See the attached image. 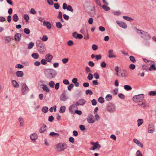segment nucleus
Returning a JSON list of instances; mask_svg holds the SVG:
<instances>
[{"label": "nucleus", "instance_id": "1", "mask_svg": "<svg viewBox=\"0 0 156 156\" xmlns=\"http://www.w3.org/2000/svg\"><path fill=\"white\" fill-rule=\"evenodd\" d=\"M44 73L46 77L49 79H51L55 77L57 74L55 70L50 69H45Z\"/></svg>", "mask_w": 156, "mask_h": 156}, {"label": "nucleus", "instance_id": "2", "mask_svg": "<svg viewBox=\"0 0 156 156\" xmlns=\"http://www.w3.org/2000/svg\"><path fill=\"white\" fill-rule=\"evenodd\" d=\"M55 149L59 151H64L67 147V144L65 142L58 143L55 146Z\"/></svg>", "mask_w": 156, "mask_h": 156}, {"label": "nucleus", "instance_id": "3", "mask_svg": "<svg viewBox=\"0 0 156 156\" xmlns=\"http://www.w3.org/2000/svg\"><path fill=\"white\" fill-rule=\"evenodd\" d=\"M144 96L143 94L135 95L133 97V100L136 102H140L143 99Z\"/></svg>", "mask_w": 156, "mask_h": 156}, {"label": "nucleus", "instance_id": "4", "mask_svg": "<svg viewBox=\"0 0 156 156\" xmlns=\"http://www.w3.org/2000/svg\"><path fill=\"white\" fill-rule=\"evenodd\" d=\"M29 89L27 85L25 83L23 84L21 89V92L22 94L23 95H25L29 91Z\"/></svg>", "mask_w": 156, "mask_h": 156}, {"label": "nucleus", "instance_id": "5", "mask_svg": "<svg viewBox=\"0 0 156 156\" xmlns=\"http://www.w3.org/2000/svg\"><path fill=\"white\" fill-rule=\"evenodd\" d=\"M87 121L89 123H92L95 122V119L93 115L90 114L87 117Z\"/></svg>", "mask_w": 156, "mask_h": 156}, {"label": "nucleus", "instance_id": "6", "mask_svg": "<svg viewBox=\"0 0 156 156\" xmlns=\"http://www.w3.org/2000/svg\"><path fill=\"white\" fill-rule=\"evenodd\" d=\"M91 144L93 145V147L90 148V150H94L97 149L99 150L101 147L100 145L97 142L95 143L92 142L91 143Z\"/></svg>", "mask_w": 156, "mask_h": 156}, {"label": "nucleus", "instance_id": "7", "mask_svg": "<svg viewBox=\"0 0 156 156\" xmlns=\"http://www.w3.org/2000/svg\"><path fill=\"white\" fill-rule=\"evenodd\" d=\"M37 50L41 53H43L45 52L46 50L44 44H40L37 47Z\"/></svg>", "mask_w": 156, "mask_h": 156}, {"label": "nucleus", "instance_id": "8", "mask_svg": "<svg viewBox=\"0 0 156 156\" xmlns=\"http://www.w3.org/2000/svg\"><path fill=\"white\" fill-rule=\"evenodd\" d=\"M107 110L110 112H113L115 110V105L112 104H109L107 108Z\"/></svg>", "mask_w": 156, "mask_h": 156}, {"label": "nucleus", "instance_id": "9", "mask_svg": "<svg viewBox=\"0 0 156 156\" xmlns=\"http://www.w3.org/2000/svg\"><path fill=\"white\" fill-rule=\"evenodd\" d=\"M78 108L77 105H72L69 108V112L72 114H74L75 112V110L77 109Z\"/></svg>", "mask_w": 156, "mask_h": 156}, {"label": "nucleus", "instance_id": "10", "mask_svg": "<svg viewBox=\"0 0 156 156\" xmlns=\"http://www.w3.org/2000/svg\"><path fill=\"white\" fill-rule=\"evenodd\" d=\"M86 101L83 99H81L77 101L76 102V105H85Z\"/></svg>", "mask_w": 156, "mask_h": 156}, {"label": "nucleus", "instance_id": "11", "mask_svg": "<svg viewBox=\"0 0 156 156\" xmlns=\"http://www.w3.org/2000/svg\"><path fill=\"white\" fill-rule=\"evenodd\" d=\"M119 77H126L128 76L127 72L124 69H122L120 70L119 72Z\"/></svg>", "mask_w": 156, "mask_h": 156}, {"label": "nucleus", "instance_id": "12", "mask_svg": "<svg viewBox=\"0 0 156 156\" xmlns=\"http://www.w3.org/2000/svg\"><path fill=\"white\" fill-rule=\"evenodd\" d=\"M116 22L119 26L123 28L126 29L127 27V25L123 22L117 20Z\"/></svg>", "mask_w": 156, "mask_h": 156}, {"label": "nucleus", "instance_id": "13", "mask_svg": "<svg viewBox=\"0 0 156 156\" xmlns=\"http://www.w3.org/2000/svg\"><path fill=\"white\" fill-rule=\"evenodd\" d=\"M154 125L153 123H150L148 126V129L149 133H153L154 131Z\"/></svg>", "mask_w": 156, "mask_h": 156}, {"label": "nucleus", "instance_id": "14", "mask_svg": "<svg viewBox=\"0 0 156 156\" xmlns=\"http://www.w3.org/2000/svg\"><path fill=\"white\" fill-rule=\"evenodd\" d=\"M52 58V55L50 54H47L45 55V59L48 62H50Z\"/></svg>", "mask_w": 156, "mask_h": 156}, {"label": "nucleus", "instance_id": "15", "mask_svg": "<svg viewBox=\"0 0 156 156\" xmlns=\"http://www.w3.org/2000/svg\"><path fill=\"white\" fill-rule=\"evenodd\" d=\"M15 41H19L21 39V35L20 33H17L15 35Z\"/></svg>", "mask_w": 156, "mask_h": 156}, {"label": "nucleus", "instance_id": "16", "mask_svg": "<svg viewBox=\"0 0 156 156\" xmlns=\"http://www.w3.org/2000/svg\"><path fill=\"white\" fill-rule=\"evenodd\" d=\"M42 88L43 90L46 92H48L50 91V89L49 87L45 84L42 85Z\"/></svg>", "mask_w": 156, "mask_h": 156}, {"label": "nucleus", "instance_id": "17", "mask_svg": "<svg viewBox=\"0 0 156 156\" xmlns=\"http://www.w3.org/2000/svg\"><path fill=\"white\" fill-rule=\"evenodd\" d=\"M108 56L110 58L116 57V56L113 54V50L111 49L109 51Z\"/></svg>", "mask_w": 156, "mask_h": 156}, {"label": "nucleus", "instance_id": "18", "mask_svg": "<svg viewBox=\"0 0 156 156\" xmlns=\"http://www.w3.org/2000/svg\"><path fill=\"white\" fill-rule=\"evenodd\" d=\"M30 138L32 140H35L37 139L38 136L36 133H34L30 135Z\"/></svg>", "mask_w": 156, "mask_h": 156}, {"label": "nucleus", "instance_id": "19", "mask_svg": "<svg viewBox=\"0 0 156 156\" xmlns=\"http://www.w3.org/2000/svg\"><path fill=\"white\" fill-rule=\"evenodd\" d=\"M136 32L138 34H139L144 35H145L146 36H149V34L147 32H144L143 31L137 29H136Z\"/></svg>", "mask_w": 156, "mask_h": 156}, {"label": "nucleus", "instance_id": "20", "mask_svg": "<svg viewBox=\"0 0 156 156\" xmlns=\"http://www.w3.org/2000/svg\"><path fill=\"white\" fill-rule=\"evenodd\" d=\"M133 141L139 146L140 147H143V144L138 140L136 139H134L133 140Z\"/></svg>", "mask_w": 156, "mask_h": 156}, {"label": "nucleus", "instance_id": "21", "mask_svg": "<svg viewBox=\"0 0 156 156\" xmlns=\"http://www.w3.org/2000/svg\"><path fill=\"white\" fill-rule=\"evenodd\" d=\"M18 120L20 123V126L21 127L23 126V124L24 122V119L21 117H20L18 119Z\"/></svg>", "mask_w": 156, "mask_h": 156}, {"label": "nucleus", "instance_id": "22", "mask_svg": "<svg viewBox=\"0 0 156 156\" xmlns=\"http://www.w3.org/2000/svg\"><path fill=\"white\" fill-rule=\"evenodd\" d=\"M43 25L44 26L46 25L47 28L48 29H50L51 27V24L48 22H46L45 21H44L43 23Z\"/></svg>", "mask_w": 156, "mask_h": 156}, {"label": "nucleus", "instance_id": "23", "mask_svg": "<svg viewBox=\"0 0 156 156\" xmlns=\"http://www.w3.org/2000/svg\"><path fill=\"white\" fill-rule=\"evenodd\" d=\"M46 126L45 125H43L42 127L39 130V132L40 133H43L46 130Z\"/></svg>", "mask_w": 156, "mask_h": 156}, {"label": "nucleus", "instance_id": "24", "mask_svg": "<svg viewBox=\"0 0 156 156\" xmlns=\"http://www.w3.org/2000/svg\"><path fill=\"white\" fill-rule=\"evenodd\" d=\"M67 99V98L66 96V94L65 93H62L60 97V99L62 101H65Z\"/></svg>", "mask_w": 156, "mask_h": 156}, {"label": "nucleus", "instance_id": "25", "mask_svg": "<svg viewBox=\"0 0 156 156\" xmlns=\"http://www.w3.org/2000/svg\"><path fill=\"white\" fill-rule=\"evenodd\" d=\"M149 70L150 71H151L152 70H156V67L155 65L153 64H151V65L150 66L149 68Z\"/></svg>", "mask_w": 156, "mask_h": 156}, {"label": "nucleus", "instance_id": "26", "mask_svg": "<svg viewBox=\"0 0 156 156\" xmlns=\"http://www.w3.org/2000/svg\"><path fill=\"white\" fill-rule=\"evenodd\" d=\"M123 18L125 20L130 22L132 21L133 20V19L131 17L126 16H123Z\"/></svg>", "mask_w": 156, "mask_h": 156}, {"label": "nucleus", "instance_id": "27", "mask_svg": "<svg viewBox=\"0 0 156 156\" xmlns=\"http://www.w3.org/2000/svg\"><path fill=\"white\" fill-rule=\"evenodd\" d=\"M16 75L18 77H21L23 75V73L22 71H18L16 72Z\"/></svg>", "mask_w": 156, "mask_h": 156}, {"label": "nucleus", "instance_id": "28", "mask_svg": "<svg viewBox=\"0 0 156 156\" xmlns=\"http://www.w3.org/2000/svg\"><path fill=\"white\" fill-rule=\"evenodd\" d=\"M13 86L15 87L18 88L19 87V85L16 80H12V81Z\"/></svg>", "mask_w": 156, "mask_h": 156}, {"label": "nucleus", "instance_id": "29", "mask_svg": "<svg viewBox=\"0 0 156 156\" xmlns=\"http://www.w3.org/2000/svg\"><path fill=\"white\" fill-rule=\"evenodd\" d=\"M137 126L138 127L140 126L143 123V120L142 119H139L137 120Z\"/></svg>", "mask_w": 156, "mask_h": 156}, {"label": "nucleus", "instance_id": "30", "mask_svg": "<svg viewBox=\"0 0 156 156\" xmlns=\"http://www.w3.org/2000/svg\"><path fill=\"white\" fill-rule=\"evenodd\" d=\"M12 19L15 22H17L19 20V18L16 14H15L13 15Z\"/></svg>", "mask_w": 156, "mask_h": 156}, {"label": "nucleus", "instance_id": "31", "mask_svg": "<svg viewBox=\"0 0 156 156\" xmlns=\"http://www.w3.org/2000/svg\"><path fill=\"white\" fill-rule=\"evenodd\" d=\"M32 57L34 59H37L39 58V55L37 53H34L31 55Z\"/></svg>", "mask_w": 156, "mask_h": 156}, {"label": "nucleus", "instance_id": "32", "mask_svg": "<svg viewBox=\"0 0 156 156\" xmlns=\"http://www.w3.org/2000/svg\"><path fill=\"white\" fill-rule=\"evenodd\" d=\"M49 135L51 136H59V135L58 133H55L54 132H51L50 133Z\"/></svg>", "mask_w": 156, "mask_h": 156}, {"label": "nucleus", "instance_id": "33", "mask_svg": "<svg viewBox=\"0 0 156 156\" xmlns=\"http://www.w3.org/2000/svg\"><path fill=\"white\" fill-rule=\"evenodd\" d=\"M66 110V107L65 106H62L61 107L59 112L61 113L65 112Z\"/></svg>", "mask_w": 156, "mask_h": 156}, {"label": "nucleus", "instance_id": "34", "mask_svg": "<svg viewBox=\"0 0 156 156\" xmlns=\"http://www.w3.org/2000/svg\"><path fill=\"white\" fill-rule=\"evenodd\" d=\"M124 88L126 90H130L132 89L131 87L129 85H124Z\"/></svg>", "mask_w": 156, "mask_h": 156}, {"label": "nucleus", "instance_id": "35", "mask_svg": "<svg viewBox=\"0 0 156 156\" xmlns=\"http://www.w3.org/2000/svg\"><path fill=\"white\" fill-rule=\"evenodd\" d=\"M149 95L150 96H156V91H151L149 92Z\"/></svg>", "mask_w": 156, "mask_h": 156}, {"label": "nucleus", "instance_id": "36", "mask_svg": "<svg viewBox=\"0 0 156 156\" xmlns=\"http://www.w3.org/2000/svg\"><path fill=\"white\" fill-rule=\"evenodd\" d=\"M55 82L52 81H50L49 82L48 85L51 88H53L55 86Z\"/></svg>", "mask_w": 156, "mask_h": 156}, {"label": "nucleus", "instance_id": "37", "mask_svg": "<svg viewBox=\"0 0 156 156\" xmlns=\"http://www.w3.org/2000/svg\"><path fill=\"white\" fill-rule=\"evenodd\" d=\"M42 111L44 113H47L48 111V108L46 106H44L43 107Z\"/></svg>", "mask_w": 156, "mask_h": 156}, {"label": "nucleus", "instance_id": "38", "mask_svg": "<svg viewBox=\"0 0 156 156\" xmlns=\"http://www.w3.org/2000/svg\"><path fill=\"white\" fill-rule=\"evenodd\" d=\"M34 44L32 42H30L28 44V48L29 49H31L34 46Z\"/></svg>", "mask_w": 156, "mask_h": 156}, {"label": "nucleus", "instance_id": "39", "mask_svg": "<svg viewBox=\"0 0 156 156\" xmlns=\"http://www.w3.org/2000/svg\"><path fill=\"white\" fill-rule=\"evenodd\" d=\"M112 99V96L110 94H108L105 97V99L108 101H109Z\"/></svg>", "mask_w": 156, "mask_h": 156}, {"label": "nucleus", "instance_id": "40", "mask_svg": "<svg viewBox=\"0 0 156 156\" xmlns=\"http://www.w3.org/2000/svg\"><path fill=\"white\" fill-rule=\"evenodd\" d=\"M129 59L130 61L133 63H135L136 62V60L135 58L133 56H130Z\"/></svg>", "mask_w": 156, "mask_h": 156}, {"label": "nucleus", "instance_id": "41", "mask_svg": "<svg viewBox=\"0 0 156 156\" xmlns=\"http://www.w3.org/2000/svg\"><path fill=\"white\" fill-rule=\"evenodd\" d=\"M56 27L58 28H61L62 27V25L60 22H58L56 24Z\"/></svg>", "mask_w": 156, "mask_h": 156}, {"label": "nucleus", "instance_id": "42", "mask_svg": "<svg viewBox=\"0 0 156 156\" xmlns=\"http://www.w3.org/2000/svg\"><path fill=\"white\" fill-rule=\"evenodd\" d=\"M98 101L101 103H103L104 102V99L103 97H101L98 99Z\"/></svg>", "mask_w": 156, "mask_h": 156}, {"label": "nucleus", "instance_id": "43", "mask_svg": "<svg viewBox=\"0 0 156 156\" xmlns=\"http://www.w3.org/2000/svg\"><path fill=\"white\" fill-rule=\"evenodd\" d=\"M102 8L105 11H108L110 9V8L108 6L105 5H103L102 6Z\"/></svg>", "mask_w": 156, "mask_h": 156}, {"label": "nucleus", "instance_id": "44", "mask_svg": "<svg viewBox=\"0 0 156 156\" xmlns=\"http://www.w3.org/2000/svg\"><path fill=\"white\" fill-rule=\"evenodd\" d=\"M93 78V75L91 73H89L87 76V78L89 80H91Z\"/></svg>", "mask_w": 156, "mask_h": 156}, {"label": "nucleus", "instance_id": "45", "mask_svg": "<svg viewBox=\"0 0 156 156\" xmlns=\"http://www.w3.org/2000/svg\"><path fill=\"white\" fill-rule=\"evenodd\" d=\"M24 17L25 20H26L27 22H28L29 20V16L25 14L24 16Z\"/></svg>", "mask_w": 156, "mask_h": 156}, {"label": "nucleus", "instance_id": "46", "mask_svg": "<svg viewBox=\"0 0 156 156\" xmlns=\"http://www.w3.org/2000/svg\"><path fill=\"white\" fill-rule=\"evenodd\" d=\"M66 9H67V10L71 12H73V9L71 6L70 5H68L67 6V7Z\"/></svg>", "mask_w": 156, "mask_h": 156}, {"label": "nucleus", "instance_id": "47", "mask_svg": "<svg viewBox=\"0 0 156 156\" xmlns=\"http://www.w3.org/2000/svg\"><path fill=\"white\" fill-rule=\"evenodd\" d=\"M86 94L87 95L88 94L92 95L93 94V92L91 90H87L86 91Z\"/></svg>", "mask_w": 156, "mask_h": 156}, {"label": "nucleus", "instance_id": "48", "mask_svg": "<svg viewBox=\"0 0 156 156\" xmlns=\"http://www.w3.org/2000/svg\"><path fill=\"white\" fill-rule=\"evenodd\" d=\"M69 60L68 58H63L62 60V62L64 64H66L68 62Z\"/></svg>", "mask_w": 156, "mask_h": 156}, {"label": "nucleus", "instance_id": "49", "mask_svg": "<svg viewBox=\"0 0 156 156\" xmlns=\"http://www.w3.org/2000/svg\"><path fill=\"white\" fill-rule=\"evenodd\" d=\"M141 36L142 38H144L145 39H146V40L149 39L150 38V37H149V35L148 36H146L145 35H144L141 34Z\"/></svg>", "mask_w": 156, "mask_h": 156}, {"label": "nucleus", "instance_id": "50", "mask_svg": "<svg viewBox=\"0 0 156 156\" xmlns=\"http://www.w3.org/2000/svg\"><path fill=\"white\" fill-rule=\"evenodd\" d=\"M113 13L115 15L119 16L121 14V12L119 11H114L113 12Z\"/></svg>", "mask_w": 156, "mask_h": 156}, {"label": "nucleus", "instance_id": "51", "mask_svg": "<svg viewBox=\"0 0 156 156\" xmlns=\"http://www.w3.org/2000/svg\"><path fill=\"white\" fill-rule=\"evenodd\" d=\"M24 31L26 34H29L30 33V31L28 29L25 28L24 29Z\"/></svg>", "mask_w": 156, "mask_h": 156}, {"label": "nucleus", "instance_id": "52", "mask_svg": "<svg viewBox=\"0 0 156 156\" xmlns=\"http://www.w3.org/2000/svg\"><path fill=\"white\" fill-rule=\"evenodd\" d=\"M69 140L70 142L72 144H74L75 142L74 138L72 137H70L69 138Z\"/></svg>", "mask_w": 156, "mask_h": 156}, {"label": "nucleus", "instance_id": "53", "mask_svg": "<svg viewBox=\"0 0 156 156\" xmlns=\"http://www.w3.org/2000/svg\"><path fill=\"white\" fill-rule=\"evenodd\" d=\"M119 97L122 100H124L125 98V96L122 94H118Z\"/></svg>", "mask_w": 156, "mask_h": 156}, {"label": "nucleus", "instance_id": "54", "mask_svg": "<svg viewBox=\"0 0 156 156\" xmlns=\"http://www.w3.org/2000/svg\"><path fill=\"white\" fill-rule=\"evenodd\" d=\"M42 40L44 41H46L48 39V37L46 35H44L41 39Z\"/></svg>", "mask_w": 156, "mask_h": 156}, {"label": "nucleus", "instance_id": "55", "mask_svg": "<svg viewBox=\"0 0 156 156\" xmlns=\"http://www.w3.org/2000/svg\"><path fill=\"white\" fill-rule=\"evenodd\" d=\"M92 48L94 51L96 50L98 48V46L96 44H94L92 46Z\"/></svg>", "mask_w": 156, "mask_h": 156}, {"label": "nucleus", "instance_id": "56", "mask_svg": "<svg viewBox=\"0 0 156 156\" xmlns=\"http://www.w3.org/2000/svg\"><path fill=\"white\" fill-rule=\"evenodd\" d=\"M15 67L17 68L22 69L23 67V66L22 65L18 64L15 66Z\"/></svg>", "mask_w": 156, "mask_h": 156}, {"label": "nucleus", "instance_id": "57", "mask_svg": "<svg viewBox=\"0 0 156 156\" xmlns=\"http://www.w3.org/2000/svg\"><path fill=\"white\" fill-rule=\"evenodd\" d=\"M143 60L146 63H148L149 64H151V63L153 62L146 59H143Z\"/></svg>", "mask_w": 156, "mask_h": 156}, {"label": "nucleus", "instance_id": "58", "mask_svg": "<svg viewBox=\"0 0 156 156\" xmlns=\"http://www.w3.org/2000/svg\"><path fill=\"white\" fill-rule=\"evenodd\" d=\"M46 61V59H41V62L42 64L45 65L47 64Z\"/></svg>", "mask_w": 156, "mask_h": 156}, {"label": "nucleus", "instance_id": "59", "mask_svg": "<svg viewBox=\"0 0 156 156\" xmlns=\"http://www.w3.org/2000/svg\"><path fill=\"white\" fill-rule=\"evenodd\" d=\"M129 68L133 70L135 68V66L133 64H131L129 66Z\"/></svg>", "mask_w": 156, "mask_h": 156}, {"label": "nucleus", "instance_id": "60", "mask_svg": "<svg viewBox=\"0 0 156 156\" xmlns=\"http://www.w3.org/2000/svg\"><path fill=\"white\" fill-rule=\"evenodd\" d=\"M73 87H74V85L73 84H72V83L70 84L68 87V90H69L70 91L71 90V89L73 88Z\"/></svg>", "mask_w": 156, "mask_h": 156}, {"label": "nucleus", "instance_id": "61", "mask_svg": "<svg viewBox=\"0 0 156 156\" xmlns=\"http://www.w3.org/2000/svg\"><path fill=\"white\" fill-rule=\"evenodd\" d=\"M95 58L97 60H98L101 58V55H96Z\"/></svg>", "mask_w": 156, "mask_h": 156}, {"label": "nucleus", "instance_id": "62", "mask_svg": "<svg viewBox=\"0 0 156 156\" xmlns=\"http://www.w3.org/2000/svg\"><path fill=\"white\" fill-rule=\"evenodd\" d=\"M106 63L105 62H101V66L103 68H105L106 67Z\"/></svg>", "mask_w": 156, "mask_h": 156}, {"label": "nucleus", "instance_id": "63", "mask_svg": "<svg viewBox=\"0 0 156 156\" xmlns=\"http://www.w3.org/2000/svg\"><path fill=\"white\" fill-rule=\"evenodd\" d=\"M55 86V89L58 90L59 89V83H56Z\"/></svg>", "mask_w": 156, "mask_h": 156}, {"label": "nucleus", "instance_id": "64", "mask_svg": "<svg viewBox=\"0 0 156 156\" xmlns=\"http://www.w3.org/2000/svg\"><path fill=\"white\" fill-rule=\"evenodd\" d=\"M73 42L71 40L67 42V44L69 46H71L73 44Z\"/></svg>", "mask_w": 156, "mask_h": 156}]
</instances>
